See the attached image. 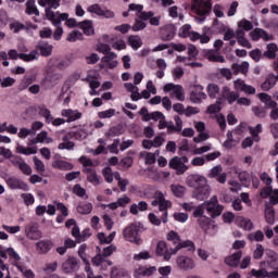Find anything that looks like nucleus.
I'll return each mask as SVG.
<instances>
[{"instance_id":"0e129e2a","label":"nucleus","mask_w":278,"mask_h":278,"mask_svg":"<svg viewBox=\"0 0 278 278\" xmlns=\"http://www.w3.org/2000/svg\"><path fill=\"white\" fill-rule=\"evenodd\" d=\"M34 79L31 77L25 76L18 85V90H27V88L29 87V85H31Z\"/></svg>"},{"instance_id":"9d476101","label":"nucleus","mask_w":278,"mask_h":278,"mask_svg":"<svg viewBox=\"0 0 278 278\" xmlns=\"http://www.w3.org/2000/svg\"><path fill=\"white\" fill-rule=\"evenodd\" d=\"M168 166L173 170H176V175H184L188 168H190L188 165L181 162L179 156H174L172 160H169Z\"/></svg>"},{"instance_id":"052dcab7","label":"nucleus","mask_w":278,"mask_h":278,"mask_svg":"<svg viewBox=\"0 0 278 278\" xmlns=\"http://www.w3.org/2000/svg\"><path fill=\"white\" fill-rule=\"evenodd\" d=\"M116 109H109L106 111H101L98 113L99 118H112V116H115Z\"/></svg>"},{"instance_id":"e433bc0d","label":"nucleus","mask_w":278,"mask_h":278,"mask_svg":"<svg viewBox=\"0 0 278 278\" xmlns=\"http://www.w3.org/2000/svg\"><path fill=\"white\" fill-rule=\"evenodd\" d=\"M39 5H42L43 8L51 9V10H58L60 8V0H39L38 1Z\"/></svg>"},{"instance_id":"2eb2a0df","label":"nucleus","mask_w":278,"mask_h":278,"mask_svg":"<svg viewBox=\"0 0 278 278\" xmlns=\"http://www.w3.org/2000/svg\"><path fill=\"white\" fill-rule=\"evenodd\" d=\"M240 260H242V251H237L231 255L225 257V264L230 268H238L240 266Z\"/></svg>"},{"instance_id":"79ce46f5","label":"nucleus","mask_w":278,"mask_h":278,"mask_svg":"<svg viewBox=\"0 0 278 278\" xmlns=\"http://www.w3.org/2000/svg\"><path fill=\"white\" fill-rule=\"evenodd\" d=\"M249 131L254 140V142H260V134H262V124H257L255 127H249Z\"/></svg>"},{"instance_id":"b1692460","label":"nucleus","mask_w":278,"mask_h":278,"mask_svg":"<svg viewBox=\"0 0 278 278\" xmlns=\"http://www.w3.org/2000/svg\"><path fill=\"white\" fill-rule=\"evenodd\" d=\"M13 266L22 273L24 278H35L36 274H34V270L29 269L25 263H13Z\"/></svg>"},{"instance_id":"0eeeda50","label":"nucleus","mask_w":278,"mask_h":278,"mask_svg":"<svg viewBox=\"0 0 278 278\" xmlns=\"http://www.w3.org/2000/svg\"><path fill=\"white\" fill-rule=\"evenodd\" d=\"M39 114L46 118V123L52 124L54 127H60V125H64V123H66V119L64 118L59 117L54 119L53 115H51V111H49L45 105L39 106Z\"/></svg>"},{"instance_id":"e2e57ef3","label":"nucleus","mask_w":278,"mask_h":278,"mask_svg":"<svg viewBox=\"0 0 278 278\" xmlns=\"http://www.w3.org/2000/svg\"><path fill=\"white\" fill-rule=\"evenodd\" d=\"M190 29H192V26H190V24H185L179 30L180 38H189L192 33Z\"/></svg>"},{"instance_id":"37998d69","label":"nucleus","mask_w":278,"mask_h":278,"mask_svg":"<svg viewBox=\"0 0 278 278\" xmlns=\"http://www.w3.org/2000/svg\"><path fill=\"white\" fill-rule=\"evenodd\" d=\"M239 222H240V227L244 229V231H251L254 227L253 220H251V218L240 217Z\"/></svg>"},{"instance_id":"39448f33","label":"nucleus","mask_w":278,"mask_h":278,"mask_svg":"<svg viewBox=\"0 0 278 278\" xmlns=\"http://www.w3.org/2000/svg\"><path fill=\"white\" fill-rule=\"evenodd\" d=\"M114 253H116V245L111 244L109 247L103 248L102 253L97 254L92 258L94 266H101L102 264L105 263V257H110Z\"/></svg>"},{"instance_id":"f257e3e1","label":"nucleus","mask_w":278,"mask_h":278,"mask_svg":"<svg viewBox=\"0 0 278 278\" xmlns=\"http://www.w3.org/2000/svg\"><path fill=\"white\" fill-rule=\"evenodd\" d=\"M46 16L48 21H51L52 25L56 27V29L53 33V38L55 40H61L62 35L64 34V29L62 28V21H66L65 25L67 27H71V20H68V13H55L51 9H46Z\"/></svg>"},{"instance_id":"338daca9","label":"nucleus","mask_w":278,"mask_h":278,"mask_svg":"<svg viewBox=\"0 0 278 278\" xmlns=\"http://www.w3.org/2000/svg\"><path fill=\"white\" fill-rule=\"evenodd\" d=\"M21 197H22L25 205H34V202L36 201L34 199V194H31V193H22Z\"/></svg>"},{"instance_id":"9b49d317","label":"nucleus","mask_w":278,"mask_h":278,"mask_svg":"<svg viewBox=\"0 0 278 278\" xmlns=\"http://www.w3.org/2000/svg\"><path fill=\"white\" fill-rule=\"evenodd\" d=\"M173 251H175V248L168 249L164 241H159L156 245V255H159L160 257H164V260L168 262V260H170V257L175 255Z\"/></svg>"},{"instance_id":"6e6d98bb","label":"nucleus","mask_w":278,"mask_h":278,"mask_svg":"<svg viewBox=\"0 0 278 278\" xmlns=\"http://www.w3.org/2000/svg\"><path fill=\"white\" fill-rule=\"evenodd\" d=\"M252 112L257 118H266V109L263 106H253Z\"/></svg>"},{"instance_id":"cd10ccee","label":"nucleus","mask_w":278,"mask_h":278,"mask_svg":"<svg viewBox=\"0 0 278 278\" xmlns=\"http://www.w3.org/2000/svg\"><path fill=\"white\" fill-rule=\"evenodd\" d=\"M180 249H188V251H194V242L187 240V241H179L177 245H175L174 250H172V253L177 254V251Z\"/></svg>"},{"instance_id":"58836bf2","label":"nucleus","mask_w":278,"mask_h":278,"mask_svg":"<svg viewBox=\"0 0 278 278\" xmlns=\"http://www.w3.org/2000/svg\"><path fill=\"white\" fill-rule=\"evenodd\" d=\"M16 151L22 155H36L38 153V148H31V147L26 148L23 146H17Z\"/></svg>"},{"instance_id":"a878e982","label":"nucleus","mask_w":278,"mask_h":278,"mask_svg":"<svg viewBox=\"0 0 278 278\" xmlns=\"http://www.w3.org/2000/svg\"><path fill=\"white\" fill-rule=\"evenodd\" d=\"M149 204L146 201H140L138 204L134 203L130 205V214L138 216V212H147Z\"/></svg>"},{"instance_id":"f8f14e48","label":"nucleus","mask_w":278,"mask_h":278,"mask_svg":"<svg viewBox=\"0 0 278 278\" xmlns=\"http://www.w3.org/2000/svg\"><path fill=\"white\" fill-rule=\"evenodd\" d=\"M46 142L47 144H51L53 142V138L49 137L47 130H42L37 135V137L28 138V147H33V144H39Z\"/></svg>"},{"instance_id":"f3484780","label":"nucleus","mask_w":278,"mask_h":278,"mask_svg":"<svg viewBox=\"0 0 278 278\" xmlns=\"http://www.w3.org/2000/svg\"><path fill=\"white\" fill-rule=\"evenodd\" d=\"M233 86L235 90H240L241 92H245V94H255V87L247 85L242 79L235 80Z\"/></svg>"},{"instance_id":"ddd939ff","label":"nucleus","mask_w":278,"mask_h":278,"mask_svg":"<svg viewBox=\"0 0 278 278\" xmlns=\"http://www.w3.org/2000/svg\"><path fill=\"white\" fill-rule=\"evenodd\" d=\"M210 197V186H207V181H205L200 187L195 188L193 191V198L198 201H205Z\"/></svg>"},{"instance_id":"4d7b16f0","label":"nucleus","mask_w":278,"mask_h":278,"mask_svg":"<svg viewBox=\"0 0 278 278\" xmlns=\"http://www.w3.org/2000/svg\"><path fill=\"white\" fill-rule=\"evenodd\" d=\"M252 34L256 36V38H263V40L270 39L268 33L262 28H255Z\"/></svg>"},{"instance_id":"09e8293b","label":"nucleus","mask_w":278,"mask_h":278,"mask_svg":"<svg viewBox=\"0 0 278 278\" xmlns=\"http://www.w3.org/2000/svg\"><path fill=\"white\" fill-rule=\"evenodd\" d=\"M28 136H36V131L31 130V128H20L17 137L21 138V140H25V138H27Z\"/></svg>"},{"instance_id":"5701e85b","label":"nucleus","mask_w":278,"mask_h":278,"mask_svg":"<svg viewBox=\"0 0 278 278\" xmlns=\"http://www.w3.org/2000/svg\"><path fill=\"white\" fill-rule=\"evenodd\" d=\"M175 38V26L168 25L161 30V40L168 42Z\"/></svg>"},{"instance_id":"680f3d73","label":"nucleus","mask_w":278,"mask_h":278,"mask_svg":"<svg viewBox=\"0 0 278 278\" xmlns=\"http://www.w3.org/2000/svg\"><path fill=\"white\" fill-rule=\"evenodd\" d=\"M185 188L181 185H172V192L175 197L181 198L184 197Z\"/></svg>"},{"instance_id":"6ab92c4d","label":"nucleus","mask_w":278,"mask_h":278,"mask_svg":"<svg viewBox=\"0 0 278 278\" xmlns=\"http://www.w3.org/2000/svg\"><path fill=\"white\" fill-rule=\"evenodd\" d=\"M205 181H207L205 179V177L199 176V175H189L187 177L188 186L190 188H194V190H197V188H199L200 186H203V184H205Z\"/></svg>"},{"instance_id":"412c9836","label":"nucleus","mask_w":278,"mask_h":278,"mask_svg":"<svg viewBox=\"0 0 278 278\" xmlns=\"http://www.w3.org/2000/svg\"><path fill=\"white\" fill-rule=\"evenodd\" d=\"M176 262L182 270H192L194 268V261L188 256H179Z\"/></svg>"},{"instance_id":"4c0bfd02","label":"nucleus","mask_w":278,"mask_h":278,"mask_svg":"<svg viewBox=\"0 0 278 278\" xmlns=\"http://www.w3.org/2000/svg\"><path fill=\"white\" fill-rule=\"evenodd\" d=\"M265 220L268 225H275V208L273 206L265 207Z\"/></svg>"},{"instance_id":"aec40b11","label":"nucleus","mask_w":278,"mask_h":278,"mask_svg":"<svg viewBox=\"0 0 278 278\" xmlns=\"http://www.w3.org/2000/svg\"><path fill=\"white\" fill-rule=\"evenodd\" d=\"M156 270H157V267L155 266H150V267L141 266L135 270V277L136 278L151 277V275L156 273Z\"/></svg>"},{"instance_id":"7c9ffc66","label":"nucleus","mask_w":278,"mask_h":278,"mask_svg":"<svg viewBox=\"0 0 278 278\" xmlns=\"http://www.w3.org/2000/svg\"><path fill=\"white\" fill-rule=\"evenodd\" d=\"M72 236L75 238L76 242H84V238H81V231H79V226H77V222L75 219H71Z\"/></svg>"},{"instance_id":"49530a36","label":"nucleus","mask_w":278,"mask_h":278,"mask_svg":"<svg viewBox=\"0 0 278 278\" xmlns=\"http://www.w3.org/2000/svg\"><path fill=\"white\" fill-rule=\"evenodd\" d=\"M52 166L59 168V170H71V163L62 160L54 161Z\"/></svg>"},{"instance_id":"c03bdc74","label":"nucleus","mask_w":278,"mask_h":278,"mask_svg":"<svg viewBox=\"0 0 278 278\" xmlns=\"http://www.w3.org/2000/svg\"><path fill=\"white\" fill-rule=\"evenodd\" d=\"M207 94L211 99H216L218 96V92H220V87L216 84H208L207 88Z\"/></svg>"},{"instance_id":"c9c22d12","label":"nucleus","mask_w":278,"mask_h":278,"mask_svg":"<svg viewBox=\"0 0 278 278\" xmlns=\"http://www.w3.org/2000/svg\"><path fill=\"white\" fill-rule=\"evenodd\" d=\"M26 14H35V16H40V11H38V8L36 7V1L28 0L26 2Z\"/></svg>"},{"instance_id":"ea45409f","label":"nucleus","mask_w":278,"mask_h":278,"mask_svg":"<svg viewBox=\"0 0 278 278\" xmlns=\"http://www.w3.org/2000/svg\"><path fill=\"white\" fill-rule=\"evenodd\" d=\"M248 240L250 242H264V232L262 230H256L248 235Z\"/></svg>"},{"instance_id":"f704fd0d","label":"nucleus","mask_w":278,"mask_h":278,"mask_svg":"<svg viewBox=\"0 0 278 278\" xmlns=\"http://www.w3.org/2000/svg\"><path fill=\"white\" fill-rule=\"evenodd\" d=\"M39 51L43 58H49L51 53H53V46L47 43V42H40L39 43Z\"/></svg>"},{"instance_id":"f03ea898","label":"nucleus","mask_w":278,"mask_h":278,"mask_svg":"<svg viewBox=\"0 0 278 278\" xmlns=\"http://www.w3.org/2000/svg\"><path fill=\"white\" fill-rule=\"evenodd\" d=\"M143 231L144 225L136 222L130 224L123 230V238L127 242H131L132 244H137L138 247H140V244H142V238H140V233H142Z\"/></svg>"},{"instance_id":"13d9d810","label":"nucleus","mask_w":278,"mask_h":278,"mask_svg":"<svg viewBox=\"0 0 278 278\" xmlns=\"http://www.w3.org/2000/svg\"><path fill=\"white\" fill-rule=\"evenodd\" d=\"M132 31H142V29H147V23L144 20H136L134 26L131 27Z\"/></svg>"},{"instance_id":"423d86ee","label":"nucleus","mask_w":278,"mask_h":278,"mask_svg":"<svg viewBox=\"0 0 278 278\" xmlns=\"http://www.w3.org/2000/svg\"><path fill=\"white\" fill-rule=\"evenodd\" d=\"M5 182L11 190H23L24 192H28L29 190V185H27V182L14 176L5 177Z\"/></svg>"},{"instance_id":"bf43d9fd","label":"nucleus","mask_w":278,"mask_h":278,"mask_svg":"<svg viewBox=\"0 0 278 278\" xmlns=\"http://www.w3.org/2000/svg\"><path fill=\"white\" fill-rule=\"evenodd\" d=\"M254 260H262L264 257V245L261 243L256 244V249L253 251Z\"/></svg>"},{"instance_id":"bb28decb","label":"nucleus","mask_w":278,"mask_h":278,"mask_svg":"<svg viewBox=\"0 0 278 278\" xmlns=\"http://www.w3.org/2000/svg\"><path fill=\"white\" fill-rule=\"evenodd\" d=\"M277 43H269L267 45V50L263 53V58H266V60H275V58H277Z\"/></svg>"},{"instance_id":"69168bd1","label":"nucleus","mask_w":278,"mask_h":278,"mask_svg":"<svg viewBox=\"0 0 278 278\" xmlns=\"http://www.w3.org/2000/svg\"><path fill=\"white\" fill-rule=\"evenodd\" d=\"M250 58H252L254 62H260V60L264 58V53H262V50L260 49H254L250 51Z\"/></svg>"},{"instance_id":"a19ab883","label":"nucleus","mask_w":278,"mask_h":278,"mask_svg":"<svg viewBox=\"0 0 278 278\" xmlns=\"http://www.w3.org/2000/svg\"><path fill=\"white\" fill-rule=\"evenodd\" d=\"M239 180L241 181L242 186H244L245 188H249V186H251V174H249V172L243 170L241 173H239L238 175Z\"/></svg>"},{"instance_id":"774afa93","label":"nucleus","mask_w":278,"mask_h":278,"mask_svg":"<svg viewBox=\"0 0 278 278\" xmlns=\"http://www.w3.org/2000/svg\"><path fill=\"white\" fill-rule=\"evenodd\" d=\"M220 101H217L216 103L214 104H211L208 108H207V113L208 114H218V112H220Z\"/></svg>"},{"instance_id":"603ef678","label":"nucleus","mask_w":278,"mask_h":278,"mask_svg":"<svg viewBox=\"0 0 278 278\" xmlns=\"http://www.w3.org/2000/svg\"><path fill=\"white\" fill-rule=\"evenodd\" d=\"M173 92L178 101H185L186 96L184 93V87L181 85H176Z\"/></svg>"},{"instance_id":"3c124183","label":"nucleus","mask_w":278,"mask_h":278,"mask_svg":"<svg viewBox=\"0 0 278 278\" xmlns=\"http://www.w3.org/2000/svg\"><path fill=\"white\" fill-rule=\"evenodd\" d=\"M167 240H168V242H173L177 247V244H179V242H181V237L179 236V233H177V231L170 230L167 233Z\"/></svg>"},{"instance_id":"6e6552de","label":"nucleus","mask_w":278,"mask_h":278,"mask_svg":"<svg viewBox=\"0 0 278 278\" xmlns=\"http://www.w3.org/2000/svg\"><path fill=\"white\" fill-rule=\"evenodd\" d=\"M87 11L97 16H103V18H114L115 16L114 11L101 8V4H92L88 7Z\"/></svg>"},{"instance_id":"de8ad7c7","label":"nucleus","mask_w":278,"mask_h":278,"mask_svg":"<svg viewBox=\"0 0 278 278\" xmlns=\"http://www.w3.org/2000/svg\"><path fill=\"white\" fill-rule=\"evenodd\" d=\"M73 193L76 194V197H79L80 199H88V194L86 193V189L83 188L81 185H75L73 187Z\"/></svg>"},{"instance_id":"20e7f679","label":"nucleus","mask_w":278,"mask_h":278,"mask_svg":"<svg viewBox=\"0 0 278 278\" xmlns=\"http://www.w3.org/2000/svg\"><path fill=\"white\" fill-rule=\"evenodd\" d=\"M204 208L211 218H218L223 214V210H225L223 205L218 204V198L216 195H213L210 201L204 202Z\"/></svg>"},{"instance_id":"5fc2aeb1","label":"nucleus","mask_w":278,"mask_h":278,"mask_svg":"<svg viewBox=\"0 0 278 278\" xmlns=\"http://www.w3.org/2000/svg\"><path fill=\"white\" fill-rule=\"evenodd\" d=\"M7 253L12 257V260H14L13 264H21V255L17 251H15L13 248H8Z\"/></svg>"},{"instance_id":"393cba45","label":"nucleus","mask_w":278,"mask_h":278,"mask_svg":"<svg viewBox=\"0 0 278 278\" xmlns=\"http://www.w3.org/2000/svg\"><path fill=\"white\" fill-rule=\"evenodd\" d=\"M125 134V126L123 124H117L112 126L105 134L106 138H116V136H123Z\"/></svg>"},{"instance_id":"7ed1b4c3","label":"nucleus","mask_w":278,"mask_h":278,"mask_svg":"<svg viewBox=\"0 0 278 278\" xmlns=\"http://www.w3.org/2000/svg\"><path fill=\"white\" fill-rule=\"evenodd\" d=\"M191 10L197 14L199 23H205L207 16L212 14V0H193Z\"/></svg>"},{"instance_id":"473e14b6","label":"nucleus","mask_w":278,"mask_h":278,"mask_svg":"<svg viewBox=\"0 0 278 278\" xmlns=\"http://www.w3.org/2000/svg\"><path fill=\"white\" fill-rule=\"evenodd\" d=\"M85 170L87 173V181L93 184L94 186H99L100 181L99 176L97 175V170L92 168H86Z\"/></svg>"},{"instance_id":"1a4fd4ad","label":"nucleus","mask_w":278,"mask_h":278,"mask_svg":"<svg viewBox=\"0 0 278 278\" xmlns=\"http://www.w3.org/2000/svg\"><path fill=\"white\" fill-rule=\"evenodd\" d=\"M78 27L83 29L86 36H92L94 34V26H92V21L86 20L77 24V20L71 18V27Z\"/></svg>"},{"instance_id":"864d4df0","label":"nucleus","mask_w":278,"mask_h":278,"mask_svg":"<svg viewBox=\"0 0 278 278\" xmlns=\"http://www.w3.org/2000/svg\"><path fill=\"white\" fill-rule=\"evenodd\" d=\"M102 175L108 184H112V181H114V173H112V167H104Z\"/></svg>"},{"instance_id":"dca6fc26","label":"nucleus","mask_w":278,"mask_h":278,"mask_svg":"<svg viewBox=\"0 0 278 278\" xmlns=\"http://www.w3.org/2000/svg\"><path fill=\"white\" fill-rule=\"evenodd\" d=\"M26 238L29 240H40L42 238V232L38 230V226L34 224H28L25 228Z\"/></svg>"},{"instance_id":"4468645a","label":"nucleus","mask_w":278,"mask_h":278,"mask_svg":"<svg viewBox=\"0 0 278 278\" xmlns=\"http://www.w3.org/2000/svg\"><path fill=\"white\" fill-rule=\"evenodd\" d=\"M203 99H207V94L203 92V86L201 85H195L193 87V90L190 93V101L192 103H201Z\"/></svg>"},{"instance_id":"a211bd4d","label":"nucleus","mask_w":278,"mask_h":278,"mask_svg":"<svg viewBox=\"0 0 278 278\" xmlns=\"http://www.w3.org/2000/svg\"><path fill=\"white\" fill-rule=\"evenodd\" d=\"M139 18H141V21H150V25H153L154 27H159L160 25V21H161V16H155V13H153L152 11L149 12H141V14H139Z\"/></svg>"},{"instance_id":"c756f323","label":"nucleus","mask_w":278,"mask_h":278,"mask_svg":"<svg viewBox=\"0 0 278 278\" xmlns=\"http://www.w3.org/2000/svg\"><path fill=\"white\" fill-rule=\"evenodd\" d=\"M100 244H112L114 238H116V232H111L109 236H105L104 232H99L97 235Z\"/></svg>"},{"instance_id":"4be33fe9","label":"nucleus","mask_w":278,"mask_h":278,"mask_svg":"<svg viewBox=\"0 0 278 278\" xmlns=\"http://www.w3.org/2000/svg\"><path fill=\"white\" fill-rule=\"evenodd\" d=\"M36 248L38 250V253L41 255H47L51 249H53V242L50 240H40L36 243Z\"/></svg>"},{"instance_id":"72a5a7b5","label":"nucleus","mask_w":278,"mask_h":278,"mask_svg":"<svg viewBox=\"0 0 278 278\" xmlns=\"http://www.w3.org/2000/svg\"><path fill=\"white\" fill-rule=\"evenodd\" d=\"M38 58H40V54L36 50L30 51L28 54H20V60H23V62H34V60H38Z\"/></svg>"},{"instance_id":"2f4dec72","label":"nucleus","mask_w":278,"mask_h":278,"mask_svg":"<svg viewBox=\"0 0 278 278\" xmlns=\"http://www.w3.org/2000/svg\"><path fill=\"white\" fill-rule=\"evenodd\" d=\"M14 165L20 168V170L23 173V175H31V167L23 161V159H18L14 162Z\"/></svg>"},{"instance_id":"8fccbe9b","label":"nucleus","mask_w":278,"mask_h":278,"mask_svg":"<svg viewBox=\"0 0 278 278\" xmlns=\"http://www.w3.org/2000/svg\"><path fill=\"white\" fill-rule=\"evenodd\" d=\"M78 214H90L92 212V203H83L77 206Z\"/></svg>"},{"instance_id":"a18cd8bd","label":"nucleus","mask_w":278,"mask_h":278,"mask_svg":"<svg viewBox=\"0 0 278 278\" xmlns=\"http://www.w3.org/2000/svg\"><path fill=\"white\" fill-rule=\"evenodd\" d=\"M55 84H58V81L55 80V76H46L42 80H41V86H43V88L49 89V88H53V86H55Z\"/></svg>"},{"instance_id":"c85d7f7f","label":"nucleus","mask_w":278,"mask_h":278,"mask_svg":"<svg viewBox=\"0 0 278 278\" xmlns=\"http://www.w3.org/2000/svg\"><path fill=\"white\" fill-rule=\"evenodd\" d=\"M128 45L134 51H138L142 47V39L138 35H130L128 37Z\"/></svg>"}]
</instances>
